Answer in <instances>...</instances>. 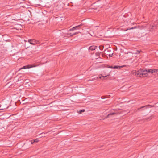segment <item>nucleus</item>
Instances as JSON below:
<instances>
[{"instance_id":"3","label":"nucleus","mask_w":158,"mask_h":158,"mask_svg":"<svg viewBox=\"0 0 158 158\" xmlns=\"http://www.w3.org/2000/svg\"><path fill=\"white\" fill-rule=\"evenodd\" d=\"M37 65H35L34 64H32V65H28L26 66H23V67L19 69V70H20L22 69H26L27 68H30L32 67H36Z\"/></svg>"},{"instance_id":"15","label":"nucleus","mask_w":158,"mask_h":158,"mask_svg":"<svg viewBox=\"0 0 158 158\" xmlns=\"http://www.w3.org/2000/svg\"><path fill=\"white\" fill-rule=\"evenodd\" d=\"M79 33H80V32H79V31H78V32H76L73 33V35H71V36H73V35H76V34H78Z\"/></svg>"},{"instance_id":"9","label":"nucleus","mask_w":158,"mask_h":158,"mask_svg":"<svg viewBox=\"0 0 158 158\" xmlns=\"http://www.w3.org/2000/svg\"><path fill=\"white\" fill-rule=\"evenodd\" d=\"M1 106V108H0V110H5L7 109L8 108V106H4V105L2 104Z\"/></svg>"},{"instance_id":"10","label":"nucleus","mask_w":158,"mask_h":158,"mask_svg":"<svg viewBox=\"0 0 158 158\" xmlns=\"http://www.w3.org/2000/svg\"><path fill=\"white\" fill-rule=\"evenodd\" d=\"M82 25L83 24H81L80 25H79L78 26L73 27H75L74 29V30H76L80 29L81 27L82 26Z\"/></svg>"},{"instance_id":"19","label":"nucleus","mask_w":158,"mask_h":158,"mask_svg":"<svg viewBox=\"0 0 158 158\" xmlns=\"http://www.w3.org/2000/svg\"><path fill=\"white\" fill-rule=\"evenodd\" d=\"M135 28H136V27H132V28H130V29H127V30H128V29H130H130H135Z\"/></svg>"},{"instance_id":"5","label":"nucleus","mask_w":158,"mask_h":158,"mask_svg":"<svg viewBox=\"0 0 158 158\" xmlns=\"http://www.w3.org/2000/svg\"><path fill=\"white\" fill-rule=\"evenodd\" d=\"M147 106H149L150 107H153L154 106H151V105H146V106H142L140 108H138L137 109L136 111H139V110H140V109H141L142 108H143L146 107V108H147L146 107H147Z\"/></svg>"},{"instance_id":"14","label":"nucleus","mask_w":158,"mask_h":158,"mask_svg":"<svg viewBox=\"0 0 158 158\" xmlns=\"http://www.w3.org/2000/svg\"><path fill=\"white\" fill-rule=\"evenodd\" d=\"M85 110L84 109H83V110H80L79 111V113L80 114L82 112H85Z\"/></svg>"},{"instance_id":"11","label":"nucleus","mask_w":158,"mask_h":158,"mask_svg":"<svg viewBox=\"0 0 158 158\" xmlns=\"http://www.w3.org/2000/svg\"><path fill=\"white\" fill-rule=\"evenodd\" d=\"M158 25V20H157L156 22H155L154 24V25L152 26V29H154V26H157Z\"/></svg>"},{"instance_id":"12","label":"nucleus","mask_w":158,"mask_h":158,"mask_svg":"<svg viewBox=\"0 0 158 158\" xmlns=\"http://www.w3.org/2000/svg\"><path fill=\"white\" fill-rule=\"evenodd\" d=\"M115 114L116 113H110L109 114H108L107 115V118L109 117L110 116V115H113L114 114Z\"/></svg>"},{"instance_id":"8","label":"nucleus","mask_w":158,"mask_h":158,"mask_svg":"<svg viewBox=\"0 0 158 158\" xmlns=\"http://www.w3.org/2000/svg\"><path fill=\"white\" fill-rule=\"evenodd\" d=\"M97 48V46H92L89 47V49L91 50H94Z\"/></svg>"},{"instance_id":"16","label":"nucleus","mask_w":158,"mask_h":158,"mask_svg":"<svg viewBox=\"0 0 158 158\" xmlns=\"http://www.w3.org/2000/svg\"><path fill=\"white\" fill-rule=\"evenodd\" d=\"M35 42H34V43H35V44H38L40 43L39 41L36 40H35Z\"/></svg>"},{"instance_id":"2","label":"nucleus","mask_w":158,"mask_h":158,"mask_svg":"<svg viewBox=\"0 0 158 158\" xmlns=\"http://www.w3.org/2000/svg\"><path fill=\"white\" fill-rule=\"evenodd\" d=\"M143 69H142V70L138 71H135L133 73L135 74V75L138 77H143Z\"/></svg>"},{"instance_id":"4","label":"nucleus","mask_w":158,"mask_h":158,"mask_svg":"<svg viewBox=\"0 0 158 158\" xmlns=\"http://www.w3.org/2000/svg\"><path fill=\"white\" fill-rule=\"evenodd\" d=\"M107 55H108L110 57H112L113 54V52L110 49H108L107 50Z\"/></svg>"},{"instance_id":"13","label":"nucleus","mask_w":158,"mask_h":158,"mask_svg":"<svg viewBox=\"0 0 158 158\" xmlns=\"http://www.w3.org/2000/svg\"><path fill=\"white\" fill-rule=\"evenodd\" d=\"M33 140V142H36V143L38 142L39 141V140L38 139H35Z\"/></svg>"},{"instance_id":"17","label":"nucleus","mask_w":158,"mask_h":158,"mask_svg":"<svg viewBox=\"0 0 158 158\" xmlns=\"http://www.w3.org/2000/svg\"><path fill=\"white\" fill-rule=\"evenodd\" d=\"M75 27H73L72 28H71V29H70L69 31H73V30H74V29L75 28Z\"/></svg>"},{"instance_id":"25","label":"nucleus","mask_w":158,"mask_h":158,"mask_svg":"<svg viewBox=\"0 0 158 158\" xmlns=\"http://www.w3.org/2000/svg\"><path fill=\"white\" fill-rule=\"evenodd\" d=\"M1 105H0V108H1Z\"/></svg>"},{"instance_id":"21","label":"nucleus","mask_w":158,"mask_h":158,"mask_svg":"<svg viewBox=\"0 0 158 158\" xmlns=\"http://www.w3.org/2000/svg\"><path fill=\"white\" fill-rule=\"evenodd\" d=\"M31 144H33L34 142H33V140H31Z\"/></svg>"},{"instance_id":"7","label":"nucleus","mask_w":158,"mask_h":158,"mask_svg":"<svg viewBox=\"0 0 158 158\" xmlns=\"http://www.w3.org/2000/svg\"><path fill=\"white\" fill-rule=\"evenodd\" d=\"M28 42L30 43V44H35V43H34V42H35V41L34 40H29L28 41Z\"/></svg>"},{"instance_id":"1","label":"nucleus","mask_w":158,"mask_h":158,"mask_svg":"<svg viewBox=\"0 0 158 158\" xmlns=\"http://www.w3.org/2000/svg\"><path fill=\"white\" fill-rule=\"evenodd\" d=\"M158 72V69H143V77H145L148 75L147 73H151L152 74L153 73H157Z\"/></svg>"},{"instance_id":"6","label":"nucleus","mask_w":158,"mask_h":158,"mask_svg":"<svg viewBox=\"0 0 158 158\" xmlns=\"http://www.w3.org/2000/svg\"><path fill=\"white\" fill-rule=\"evenodd\" d=\"M125 66L123 65L121 66H114V67L113 66H109V68H111L112 69H120L121 68H123Z\"/></svg>"},{"instance_id":"20","label":"nucleus","mask_w":158,"mask_h":158,"mask_svg":"<svg viewBox=\"0 0 158 158\" xmlns=\"http://www.w3.org/2000/svg\"><path fill=\"white\" fill-rule=\"evenodd\" d=\"M100 54V53H96V55H97L98 56H99V54Z\"/></svg>"},{"instance_id":"18","label":"nucleus","mask_w":158,"mask_h":158,"mask_svg":"<svg viewBox=\"0 0 158 158\" xmlns=\"http://www.w3.org/2000/svg\"><path fill=\"white\" fill-rule=\"evenodd\" d=\"M110 75V73H109L108 74H107V75H105V76H102V77H105L107 76H109Z\"/></svg>"},{"instance_id":"23","label":"nucleus","mask_w":158,"mask_h":158,"mask_svg":"<svg viewBox=\"0 0 158 158\" xmlns=\"http://www.w3.org/2000/svg\"><path fill=\"white\" fill-rule=\"evenodd\" d=\"M99 78H101V77H99Z\"/></svg>"},{"instance_id":"22","label":"nucleus","mask_w":158,"mask_h":158,"mask_svg":"<svg viewBox=\"0 0 158 158\" xmlns=\"http://www.w3.org/2000/svg\"><path fill=\"white\" fill-rule=\"evenodd\" d=\"M143 110L142 108L140 109V110H141V111Z\"/></svg>"},{"instance_id":"24","label":"nucleus","mask_w":158,"mask_h":158,"mask_svg":"<svg viewBox=\"0 0 158 158\" xmlns=\"http://www.w3.org/2000/svg\"><path fill=\"white\" fill-rule=\"evenodd\" d=\"M102 97H101L102 98H102Z\"/></svg>"}]
</instances>
